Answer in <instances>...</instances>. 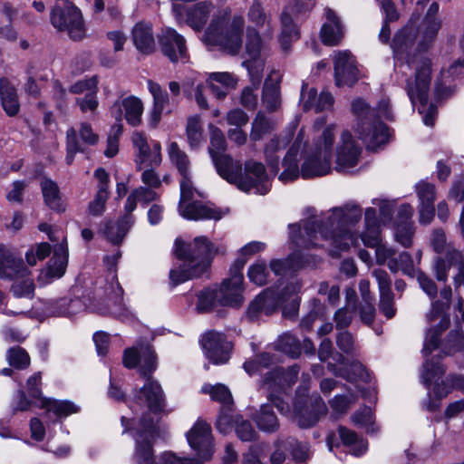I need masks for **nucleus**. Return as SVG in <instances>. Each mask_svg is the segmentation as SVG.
I'll list each match as a JSON object with an SVG mask.
<instances>
[{"label":"nucleus","instance_id":"3","mask_svg":"<svg viewBox=\"0 0 464 464\" xmlns=\"http://www.w3.org/2000/svg\"><path fill=\"white\" fill-rule=\"evenodd\" d=\"M336 126L330 124L314 138V152L323 154V161L319 168L313 169V160H305L301 170L298 168L297 156L305 147L306 140L304 130H300L295 141L287 150L282 161L284 171L279 175V179L284 182H290L296 179L299 175L304 179H313L328 174L331 171L332 152L335 142Z\"/></svg>","mask_w":464,"mask_h":464},{"label":"nucleus","instance_id":"4","mask_svg":"<svg viewBox=\"0 0 464 464\" xmlns=\"http://www.w3.org/2000/svg\"><path fill=\"white\" fill-rule=\"evenodd\" d=\"M418 282L420 288L432 299L430 309L425 314L429 328L426 332L422 352L427 356L439 347L442 333L446 331L450 324L449 309L452 297V290L449 285L444 286L440 291V299H435L438 295V287L434 281L424 273L420 272L418 275Z\"/></svg>","mask_w":464,"mask_h":464},{"label":"nucleus","instance_id":"41","mask_svg":"<svg viewBox=\"0 0 464 464\" xmlns=\"http://www.w3.org/2000/svg\"><path fill=\"white\" fill-rule=\"evenodd\" d=\"M276 127V121L267 117L263 111H258L251 123L250 140H261L264 136L271 133Z\"/></svg>","mask_w":464,"mask_h":464},{"label":"nucleus","instance_id":"62","mask_svg":"<svg viewBox=\"0 0 464 464\" xmlns=\"http://www.w3.org/2000/svg\"><path fill=\"white\" fill-rule=\"evenodd\" d=\"M414 227L412 222L395 223V239L404 247H409L412 244Z\"/></svg>","mask_w":464,"mask_h":464},{"label":"nucleus","instance_id":"21","mask_svg":"<svg viewBox=\"0 0 464 464\" xmlns=\"http://www.w3.org/2000/svg\"><path fill=\"white\" fill-rule=\"evenodd\" d=\"M159 44L162 53L172 63L183 62L187 58L186 41L174 29L167 27L159 34Z\"/></svg>","mask_w":464,"mask_h":464},{"label":"nucleus","instance_id":"5","mask_svg":"<svg viewBox=\"0 0 464 464\" xmlns=\"http://www.w3.org/2000/svg\"><path fill=\"white\" fill-rule=\"evenodd\" d=\"M175 255L183 263L169 271L172 287L202 276L210 265L214 249L212 243L206 237L200 236L189 244L177 239Z\"/></svg>","mask_w":464,"mask_h":464},{"label":"nucleus","instance_id":"26","mask_svg":"<svg viewBox=\"0 0 464 464\" xmlns=\"http://www.w3.org/2000/svg\"><path fill=\"white\" fill-rule=\"evenodd\" d=\"M29 274L30 270L24 266L23 259L0 245V277L12 280Z\"/></svg>","mask_w":464,"mask_h":464},{"label":"nucleus","instance_id":"32","mask_svg":"<svg viewBox=\"0 0 464 464\" xmlns=\"http://www.w3.org/2000/svg\"><path fill=\"white\" fill-rule=\"evenodd\" d=\"M42 373L41 372H34L26 381L25 390L27 394L31 397V401L27 399L24 392H19V401L16 409L19 411H26L30 408L31 404H35L39 407L42 405V401L46 398L43 397L41 391Z\"/></svg>","mask_w":464,"mask_h":464},{"label":"nucleus","instance_id":"34","mask_svg":"<svg viewBox=\"0 0 464 464\" xmlns=\"http://www.w3.org/2000/svg\"><path fill=\"white\" fill-rule=\"evenodd\" d=\"M180 215L191 220L199 219H216L221 218V212L216 208H210L199 201H193L185 205V203L179 204Z\"/></svg>","mask_w":464,"mask_h":464},{"label":"nucleus","instance_id":"27","mask_svg":"<svg viewBox=\"0 0 464 464\" xmlns=\"http://www.w3.org/2000/svg\"><path fill=\"white\" fill-rule=\"evenodd\" d=\"M307 84L304 83L301 90L300 102L304 111L314 110L315 112L330 110L334 105V97L331 93L322 92L317 95L314 88L307 90Z\"/></svg>","mask_w":464,"mask_h":464},{"label":"nucleus","instance_id":"44","mask_svg":"<svg viewBox=\"0 0 464 464\" xmlns=\"http://www.w3.org/2000/svg\"><path fill=\"white\" fill-rule=\"evenodd\" d=\"M262 102L268 111H276L281 105L280 87L278 81L271 78L266 80L262 92Z\"/></svg>","mask_w":464,"mask_h":464},{"label":"nucleus","instance_id":"45","mask_svg":"<svg viewBox=\"0 0 464 464\" xmlns=\"http://www.w3.org/2000/svg\"><path fill=\"white\" fill-rule=\"evenodd\" d=\"M201 392L209 394L213 401H217L221 403V407L232 411L233 408V398L230 391L224 384L211 385L208 383L204 384L201 387Z\"/></svg>","mask_w":464,"mask_h":464},{"label":"nucleus","instance_id":"56","mask_svg":"<svg viewBox=\"0 0 464 464\" xmlns=\"http://www.w3.org/2000/svg\"><path fill=\"white\" fill-rule=\"evenodd\" d=\"M276 345L277 350L293 358L298 357L301 354V344L299 340L290 334H285L280 336Z\"/></svg>","mask_w":464,"mask_h":464},{"label":"nucleus","instance_id":"57","mask_svg":"<svg viewBox=\"0 0 464 464\" xmlns=\"http://www.w3.org/2000/svg\"><path fill=\"white\" fill-rule=\"evenodd\" d=\"M6 359L11 366L19 370L27 368L31 362L28 353L20 346L8 349Z\"/></svg>","mask_w":464,"mask_h":464},{"label":"nucleus","instance_id":"54","mask_svg":"<svg viewBox=\"0 0 464 464\" xmlns=\"http://www.w3.org/2000/svg\"><path fill=\"white\" fill-rule=\"evenodd\" d=\"M203 84L197 82L194 78H188L183 83V92L188 97H194L198 105L202 109H208L207 99L203 96Z\"/></svg>","mask_w":464,"mask_h":464},{"label":"nucleus","instance_id":"59","mask_svg":"<svg viewBox=\"0 0 464 464\" xmlns=\"http://www.w3.org/2000/svg\"><path fill=\"white\" fill-rule=\"evenodd\" d=\"M31 273L24 277L13 279L14 282L12 285V292L16 297L31 298L34 292V283L31 278Z\"/></svg>","mask_w":464,"mask_h":464},{"label":"nucleus","instance_id":"61","mask_svg":"<svg viewBox=\"0 0 464 464\" xmlns=\"http://www.w3.org/2000/svg\"><path fill=\"white\" fill-rule=\"evenodd\" d=\"M227 141L223 132L217 127H210V147L208 148L211 158L225 153Z\"/></svg>","mask_w":464,"mask_h":464},{"label":"nucleus","instance_id":"64","mask_svg":"<svg viewBox=\"0 0 464 464\" xmlns=\"http://www.w3.org/2000/svg\"><path fill=\"white\" fill-rule=\"evenodd\" d=\"M453 269L456 274L453 276L455 288L458 289L464 283V256L461 252L453 249L449 255Z\"/></svg>","mask_w":464,"mask_h":464},{"label":"nucleus","instance_id":"12","mask_svg":"<svg viewBox=\"0 0 464 464\" xmlns=\"http://www.w3.org/2000/svg\"><path fill=\"white\" fill-rule=\"evenodd\" d=\"M51 24L58 31L67 32L71 39L82 40L86 35V28L81 10L72 3L64 6L55 5L51 11Z\"/></svg>","mask_w":464,"mask_h":464},{"label":"nucleus","instance_id":"23","mask_svg":"<svg viewBox=\"0 0 464 464\" xmlns=\"http://www.w3.org/2000/svg\"><path fill=\"white\" fill-rule=\"evenodd\" d=\"M355 62L348 51H339L334 54V77L338 86H353L358 81Z\"/></svg>","mask_w":464,"mask_h":464},{"label":"nucleus","instance_id":"40","mask_svg":"<svg viewBox=\"0 0 464 464\" xmlns=\"http://www.w3.org/2000/svg\"><path fill=\"white\" fill-rule=\"evenodd\" d=\"M464 72V60H458L447 71H442L435 83V93L439 98L446 97L451 93L450 86H446L450 80Z\"/></svg>","mask_w":464,"mask_h":464},{"label":"nucleus","instance_id":"43","mask_svg":"<svg viewBox=\"0 0 464 464\" xmlns=\"http://www.w3.org/2000/svg\"><path fill=\"white\" fill-rule=\"evenodd\" d=\"M364 221L366 231L362 234L361 238L366 246H374L378 245L380 235L376 210L374 208H368L365 210Z\"/></svg>","mask_w":464,"mask_h":464},{"label":"nucleus","instance_id":"47","mask_svg":"<svg viewBox=\"0 0 464 464\" xmlns=\"http://www.w3.org/2000/svg\"><path fill=\"white\" fill-rule=\"evenodd\" d=\"M338 433L343 443L352 448L353 455L359 457L366 452L367 442L360 438L356 432L341 426L338 429Z\"/></svg>","mask_w":464,"mask_h":464},{"label":"nucleus","instance_id":"1","mask_svg":"<svg viewBox=\"0 0 464 464\" xmlns=\"http://www.w3.org/2000/svg\"><path fill=\"white\" fill-rule=\"evenodd\" d=\"M362 218L361 208L354 203L334 208L324 220H305L303 225H289L290 238L296 246L326 247L329 255L339 257L354 244L356 237L351 230Z\"/></svg>","mask_w":464,"mask_h":464},{"label":"nucleus","instance_id":"63","mask_svg":"<svg viewBox=\"0 0 464 464\" xmlns=\"http://www.w3.org/2000/svg\"><path fill=\"white\" fill-rule=\"evenodd\" d=\"M336 344L338 348L348 355H357L359 346L354 338L348 331L340 332L336 336Z\"/></svg>","mask_w":464,"mask_h":464},{"label":"nucleus","instance_id":"2","mask_svg":"<svg viewBox=\"0 0 464 464\" xmlns=\"http://www.w3.org/2000/svg\"><path fill=\"white\" fill-rule=\"evenodd\" d=\"M417 28L411 24L396 33L392 42L394 55V71L407 75V70L414 71V78H407L406 91L413 106L419 102L418 111L423 115V122L433 126L437 109L428 105L430 85V61L419 52L411 53L417 36Z\"/></svg>","mask_w":464,"mask_h":464},{"label":"nucleus","instance_id":"9","mask_svg":"<svg viewBox=\"0 0 464 464\" xmlns=\"http://www.w3.org/2000/svg\"><path fill=\"white\" fill-rule=\"evenodd\" d=\"M352 110L358 118L355 131L368 150H375L388 143L390 130L384 123L375 120L374 108H370L363 100L357 99L353 102Z\"/></svg>","mask_w":464,"mask_h":464},{"label":"nucleus","instance_id":"17","mask_svg":"<svg viewBox=\"0 0 464 464\" xmlns=\"http://www.w3.org/2000/svg\"><path fill=\"white\" fill-rule=\"evenodd\" d=\"M201 345L206 357L214 364L228 362L232 344L223 334L215 331L206 333L201 339Z\"/></svg>","mask_w":464,"mask_h":464},{"label":"nucleus","instance_id":"13","mask_svg":"<svg viewBox=\"0 0 464 464\" xmlns=\"http://www.w3.org/2000/svg\"><path fill=\"white\" fill-rule=\"evenodd\" d=\"M273 35L269 32H263V38L254 27L246 28V52L248 59L242 63V65L248 71L249 76L254 80L255 84L261 82L265 61L261 56L262 52L266 49L268 42Z\"/></svg>","mask_w":464,"mask_h":464},{"label":"nucleus","instance_id":"38","mask_svg":"<svg viewBox=\"0 0 464 464\" xmlns=\"http://www.w3.org/2000/svg\"><path fill=\"white\" fill-rule=\"evenodd\" d=\"M252 420L256 427L266 433H275L280 427L279 420L270 404L261 405L260 409L252 415Z\"/></svg>","mask_w":464,"mask_h":464},{"label":"nucleus","instance_id":"36","mask_svg":"<svg viewBox=\"0 0 464 464\" xmlns=\"http://www.w3.org/2000/svg\"><path fill=\"white\" fill-rule=\"evenodd\" d=\"M40 187L45 205L53 211L64 212L65 204L58 184L53 179L44 177L40 181Z\"/></svg>","mask_w":464,"mask_h":464},{"label":"nucleus","instance_id":"7","mask_svg":"<svg viewBox=\"0 0 464 464\" xmlns=\"http://www.w3.org/2000/svg\"><path fill=\"white\" fill-rule=\"evenodd\" d=\"M136 448L134 458L139 464H200L190 458L179 457L172 451L161 453L155 460L152 443L155 439L156 428L153 420L144 414L137 427L134 428Z\"/></svg>","mask_w":464,"mask_h":464},{"label":"nucleus","instance_id":"39","mask_svg":"<svg viewBox=\"0 0 464 464\" xmlns=\"http://www.w3.org/2000/svg\"><path fill=\"white\" fill-rule=\"evenodd\" d=\"M68 263V247L64 241L54 248L53 256L50 259L46 268V276L50 279H57L63 276Z\"/></svg>","mask_w":464,"mask_h":464},{"label":"nucleus","instance_id":"49","mask_svg":"<svg viewBox=\"0 0 464 464\" xmlns=\"http://www.w3.org/2000/svg\"><path fill=\"white\" fill-rule=\"evenodd\" d=\"M41 407L53 412L57 417H67L79 411L78 406L69 401H57L47 398L42 401Z\"/></svg>","mask_w":464,"mask_h":464},{"label":"nucleus","instance_id":"60","mask_svg":"<svg viewBox=\"0 0 464 464\" xmlns=\"http://www.w3.org/2000/svg\"><path fill=\"white\" fill-rule=\"evenodd\" d=\"M299 254H293L286 259H274L270 262L271 270L277 276L284 275L288 269H295L304 266L303 262H295Z\"/></svg>","mask_w":464,"mask_h":464},{"label":"nucleus","instance_id":"33","mask_svg":"<svg viewBox=\"0 0 464 464\" xmlns=\"http://www.w3.org/2000/svg\"><path fill=\"white\" fill-rule=\"evenodd\" d=\"M94 177L98 180V190L95 198L89 204V212L92 216H101L105 210V204L109 198V174L107 171L99 168L94 171Z\"/></svg>","mask_w":464,"mask_h":464},{"label":"nucleus","instance_id":"46","mask_svg":"<svg viewBox=\"0 0 464 464\" xmlns=\"http://www.w3.org/2000/svg\"><path fill=\"white\" fill-rule=\"evenodd\" d=\"M83 304L79 298L63 297L51 304V313L57 316H69L80 312Z\"/></svg>","mask_w":464,"mask_h":464},{"label":"nucleus","instance_id":"51","mask_svg":"<svg viewBox=\"0 0 464 464\" xmlns=\"http://www.w3.org/2000/svg\"><path fill=\"white\" fill-rule=\"evenodd\" d=\"M248 19L251 23L255 24L259 28H264V31L269 32V35H273L274 28L270 24L269 18L265 14L261 4L258 1H254L248 10Z\"/></svg>","mask_w":464,"mask_h":464},{"label":"nucleus","instance_id":"19","mask_svg":"<svg viewBox=\"0 0 464 464\" xmlns=\"http://www.w3.org/2000/svg\"><path fill=\"white\" fill-rule=\"evenodd\" d=\"M132 143L137 150V168L142 169L144 167H158L162 160L161 146L159 141L152 140L148 143L146 137L141 132H134Z\"/></svg>","mask_w":464,"mask_h":464},{"label":"nucleus","instance_id":"31","mask_svg":"<svg viewBox=\"0 0 464 464\" xmlns=\"http://www.w3.org/2000/svg\"><path fill=\"white\" fill-rule=\"evenodd\" d=\"M117 109L118 113L115 119L121 121L122 119V112L124 111V118L127 122L133 126H139L141 123V116L143 113V103L140 99L135 96H129L121 101L116 102L113 105V110Z\"/></svg>","mask_w":464,"mask_h":464},{"label":"nucleus","instance_id":"48","mask_svg":"<svg viewBox=\"0 0 464 464\" xmlns=\"http://www.w3.org/2000/svg\"><path fill=\"white\" fill-rule=\"evenodd\" d=\"M132 226L125 224L119 218L117 222L109 221L105 224L102 233L112 244H120Z\"/></svg>","mask_w":464,"mask_h":464},{"label":"nucleus","instance_id":"18","mask_svg":"<svg viewBox=\"0 0 464 464\" xmlns=\"http://www.w3.org/2000/svg\"><path fill=\"white\" fill-rule=\"evenodd\" d=\"M189 446L195 450L199 459H194L200 464L208 460L212 454V437L210 426L202 420H198L187 433Z\"/></svg>","mask_w":464,"mask_h":464},{"label":"nucleus","instance_id":"24","mask_svg":"<svg viewBox=\"0 0 464 464\" xmlns=\"http://www.w3.org/2000/svg\"><path fill=\"white\" fill-rule=\"evenodd\" d=\"M243 275L235 274L223 281L218 288L219 305L239 307L244 302Z\"/></svg>","mask_w":464,"mask_h":464},{"label":"nucleus","instance_id":"53","mask_svg":"<svg viewBox=\"0 0 464 464\" xmlns=\"http://www.w3.org/2000/svg\"><path fill=\"white\" fill-rule=\"evenodd\" d=\"M170 161L176 166L179 174L189 172L190 161L188 155L180 150L177 142H170L168 149Z\"/></svg>","mask_w":464,"mask_h":464},{"label":"nucleus","instance_id":"22","mask_svg":"<svg viewBox=\"0 0 464 464\" xmlns=\"http://www.w3.org/2000/svg\"><path fill=\"white\" fill-rule=\"evenodd\" d=\"M415 192L419 199V221L428 225L435 215L436 188L432 183L420 180L415 185Z\"/></svg>","mask_w":464,"mask_h":464},{"label":"nucleus","instance_id":"58","mask_svg":"<svg viewBox=\"0 0 464 464\" xmlns=\"http://www.w3.org/2000/svg\"><path fill=\"white\" fill-rule=\"evenodd\" d=\"M218 289H205L198 293L197 309L200 313L208 312L219 305Z\"/></svg>","mask_w":464,"mask_h":464},{"label":"nucleus","instance_id":"37","mask_svg":"<svg viewBox=\"0 0 464 464\" xmlns=\"http://www.w3.org/2000/svg\"><path fill=\"white\" fill-rule=\"evenodd\" d=\"M0 98L2 107L9 117H14L20 111L16 89L6 78L0 79Z\"/></svg>","mask_w":464,"mask_h":464},{"label":"nucleus","instance_id":"20","mask_svg":"<svg viewBox=\"0 0 464 464\" xmlns=\"http://www.w3.org/2000/svg\"><path fill=\"white\" fill-rule=\"evenodd\" d=\"M361 153L362 148L356 143L351 132L343 131L336 151V170L346 172L355 167L359 162Z\"/></svg>","mask_w":464,"mask_h":464},{"label":"nucleus","instance_id":"55","mask_svg":"<svg viewBox=\"0 0 464 464\" xmlns=\"http://www.w3.org/2000/svg\"><path fill=\"white\" fill-rule=\"evenodd\" d=\"M388 267L393 273L399 270L409 276H413L415 273L414 261L407 252H402L398 257L392 258L388 263Z\"/></svg>","mask_w":464,"mask_h":464},{"label":"nucleus","instance_id":"14","mask_svg":"<svg viewBox=\"0 0 464 464\" xmlns=\"http://www.w3.org/2000/svg\"><path fill=\"white\" fill-rule=\"evenodd\" d=\"M445 367L439 360H427L423 364L421 371V379L423 382L430 386L434 382V392L439 398L447 396L451 389L464 391V375H449L445 381L439 382L445 373Z\"/></svg>","mask_w":464,"mask_h":464},{"label":"nucleus","instance_id":"28","mask_svg":"<svg viewBox=\"0 0 464 464\" xmlns=\"http://www.w3.org/2000/svg\"><path fill=\"white\" fill-rule=\"evenodd\" d=\"M294 130L274 136L265 146L264 154L267 166L274 174L279 171V151L285 150L293 138Z\"/></svg>","mask_w":464,"mask_h":464},{"label":"nucleus","instance_id":"29","mask_svg":"<svg viewBox=\"0 0 464 464\" xmlns=\"http://www.w3.org/2000/svg\"><path fill=\"white\" fill-rule=\"evenodd\" d=\"M279 304L277 295L271 290H266L249 304L246 314L249 320L256 321L263 314L271 315Z\"/></svg>","mask_w":464,"mask_h":464},{"label":"nucleus","instance_id":"42","mask_svg":"<svg viewBox=\"0 0 464 464\" xmlns=\"http://www.w3.org/2000/svg\"><path fill=\"white\" fill-rule=\"evenodd\" d=\"M212 9L213 5L208 1L195 5L187 13L188 24L195 30H200L206 24Z\"/></svg>","mask_w":464,"mask_h":464},{"label":"nucleus","instance_id":"16","mask_svg":"<svg viewBox=\"0 0 464 464\" xmlns=\"http://www.w3.org/2000/svg\"><path fill=\"white\" fill-rule=\"evenodd\" d=\"M123 364L128 369L137 367L141 377H147L157 368V357L152 347L144 342L138 343L135 346L127 348L123 353Z\"/></svg>","mask_w":464,"mask_h":464},{"label":"nucleus","instance_id":"8","mask_svg":"<svg viewBox=\"0 0 464 464\" xmlns=\"http://www.w3.org/2000/svg\"><path fill=\"white\" fill-rule=\"evenodd\" d=\"M227 14L215 17L205 33V41L208 44L218 45L230 54H237L242 47V34L245 19L240 14L234 15L227 20Z\"/></svg>","mask_w":464,"mask_h":464},{"label":"nucleus","instance_id":"35","mask_svg":"<svg viewBox=\"0 0 464 464\" xmlns=\"http://www.w3.org/2000/svg\"><path fill=\"white\" fill-rule=\"evenodd\" d=\"M132 41L142 53L149 54L155 50V40L152 26L150 23L140 22L132 29Z\"/></svg>","mask_w":464,"mask_h":464},{"label":"nucleus","instance_id":"52","mask_svg":"<svg viewBox=\"0 0 464 464\" xmlns=\"http://www.w3.org/2000/svg\"><path fill=\"white\" fill-rule=\"evenodd\" d=\"M464 351V332L461 329L451 330L442 344L445 355H453Z\"/></svg>","mask_w":464,"mask_h":464},{"label":"nucleus","instance_id":"10","mask_svg":"<svg viewBox=\"0 0 464 464\" xmlns=\"http://www.w3.org/2000/svg\"><path fill=\"white\" fill-rule=\"evenodd\" d=\"M299 371L298 365L287 370L276 367L266 374L264 387L268 392L267 398L281 413H287L290 410L288 402L281 394L296 382Z\"/></svg>","mask_w":464,"mask_h":464},{"label":"nucleus","instance_id":"15","mask_svg":"<svg viewBox=\"0 0 464 464\" xmlns=\"http://www.w3.org/2000/svg\"><path fill=\"white\" fill-rule=\"evenodd\" d=\"M145 383L140 389H135L132 392L130 408L133 411L147 409L149 411H160L164 406V397L160 383L148 374Z\"/></svg>","mask_w":464,"mask_h":464},{"label":"nucleus","instance_id":"11","mask_svg":"<svg viewBox=\"0 0 464 464\" xmlns=\"http://www.w3.org/2000/svg\"><path fill=\"white\" fill-rule=\"evenodd\" d=\"M307 388H304L306 392ZM327 407L323 399L318 395L306 396L300 388L293 404L294 420L301 428H310L317 423L319 419L325 415Z\"/></svg>","mask_w":464,"mask_h":464},{"label":"nucleus","instance_id":"25","mask_svg":"<svg viewBox=\"0 0 464 464\" xmlns=\"http://www.w3.org/2000/svg\"><path fill=\"white\" fill-rule=\"evenodd\" d=\"M304 10V5L298 0H295V5H289L284 9L281 15L282 33L279 39L284 50L288 49L292 41L298 39L299 33L294 21V15H297Z\"/></svg>","mask_w":464,"mask_h":464},{"label":"nucleus","instance_id":"30","mask_svg":"<svg viewBox=\"0 0 464 464\" xmlns=\"http://www.w3.org/2000/svg\"><path fill=\"white\" fill-rule=\"evenodd\" d=\"M325 22L320 32L322 42L325 45L334 46L340 44L343 37L342 23L334 10L324 8Z\"/></svg>","mask_w":464,"mask_h":464},{"label":"nucleus","instance_id":"6","mask_svg":"<svg viewBox=\"0 0 464 464\" xmlns=\"http://www.w3.org/2000/svg\"><path fill=\"white\" fill-rule=\"evenodd\" d=\"M212 160L219 176L229 183L237 184L239 189L260 195L269 191L271 185L261 162L252 160L246 161L243 174L241 163L225 153L214 156Z\"/></svg>","mask_w":464,"mask_h":464},{"label":"nucleus","instance_id":"50","mask_svg":"<svg viewBox=\"0 0 464 464\" xmlns=\"http://www.w3.org/2000/svg\"><path fill=\"white\" fill-rule=\"evenodd\" d=\"M285 449L290 453L294 462L304 464L309 459V447L307 443L298 441L294 438L285 440Z\"/></svg>","mask_w":464,"mask_h":464}]
</instances>
